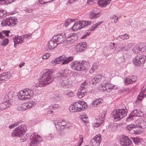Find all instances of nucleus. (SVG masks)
Returning <instances> with one entry per match:
<instances>
[{
	"label": "nucleus",
	"mask_w": 146,
	"mask_h": 146,
	"mask_svg": "<svg viewBox=\"0 0 146 146\" xmlns=\"http://www.w3.org/2000/svg\"><path fill=\"white\" fill-rule=\"evenodd\" d=\"M52 71L48 70L44 72L41 76V78L38 83V86L42 87L46 86L52 83L54 79L52 76Z\"/></svg>",
	"instance_id": "nucleus-1"
},
{
	"label": "nucleus",
	"mask_w": 146,
	"mask_h": 146,
	"mask_svg": "<svg viewBox=\"0 0 146 146\" xmlns=\"http://www.w3.org/2000/svg\"><path fill=\"white\" fill-rule=\"evenodd\" d=\"M62 71H64V73H56V76L58 79H62L61 82V86L63 88H67L70 86V85L69 84L68 78L66 77V74L70 73L71 71L67 69L63 70Z\"/></svg>",
	"instance_id": "nucleus-2"
},
{
	"label": "nucleus",
	"mask_w": 146,
	"mask_h": 146,
	"mask_svg": "<svg viewBox=\"0 0 146 146\" xmlns=\"http://www.w3.org/2000/svg\"><path fill=\"white\" fill-rule=\"evenodd\" d=\"M86 104V102L82 101L75 102L70 105L69 109L72 112L80 111L87 108Z\"/></svg>",
	"instance_id": "nucleus-3"
},
{
	"label": "nucleus",
	"mask_w": 146,
	"mask_h": 146,
	"mask_svg": "<svg viewBox=\"0 0 146 146\" xmlns=\"http://www.w3.org/2000/svg\"><path fill=\"white\" fill-rule=\"evenodd\" d=\"M34 92L33 90L29 89H26L20 91L17 95L21 100H27L31 98L33 96Z\"/></svg>",
	"instance_id": "nucleus-4"
},
{
	"label": "nucleus",
	"mask_w": 146,
	"mask_h": 146,
	"mask_svg": "<svg viewBox=\"0 0 146 146\" xmlns=\"http://www.w3.org/2000/svg\"><path fill=\"white\" fill-rule=\"evenodd\" d=\"M127 113L126 108L114 110L113 112V117L115 121H119L125 116Z\"/></svg>",
	"instance_id": "nucleus-5"
},
{
	"label": "nucleus",
	"mask_w": 146,
	"mask_h": 146,
	"mask_svg": "<svg viewBox=\"0 0 146 146\" xmlns=\"http://www.w3.org/2000/svg\"><path fill=\"white\" fill-rule=\"evenodd\" d=\"M63 34L66 40L65 42V45L71 44L77 39V35L75 34L71 33L69 30H66Z\"/></svg>",
	"instance_id": "nucleus-6"
},
{
	"label": "nucleus",
	"mask_w": 146,
	"mask_h": 146,
	"mask_svg": "<svg viewBox=\"0 0 146 146\" xmlns=\"http://www.w3.org/2000/svg\"><path fill=\"white\" fill-rule=\"evenodd\" d=\"M27 130L26 126L25 125H21L15 129L12 132L11 136L12 137H21L23 135V133Z\"/></svg>",
	"instance_id": "nucleus-7"
},
{
	"label": "nucleus",
	"mask_w": 146,
	"mask_h": 146,
	"mask_svg": "<svg viewBox=\"0 0 146 146\" xmlns=\"http://www.w3.org/2000/svg\"><path fill=\"white\" fill-rule=\"evenodd\" d=\"M42 140L40 136L35 133L31 135L30 137V146H40V143Z\"/></svg>",
	"instance_id": "nucleus-8"
},
{
	"label": "nucleus",
	"mask_w": 146,
	"mask_h": 146,
	"mask_svg": "<svg viewBox=\"0 0 146 146\" xmlns=\"http://www.w3.org/2000/svg\"><path fill=\"white\" fill-rule=\"evenodd\" d=\"M18 20L15 17H10L9 18L3 20L1 23L3 27L6 26H12L17 24Z\"/></svg>",
	"instance_id": "nucleus-9"
},
{
	"label": "nucleus",
	"mask_w": 146,
	"mask_h": 146,
	"mask_svg": "<svg viewBox=\"0 0 146 146\" xmlns=\"http://www.w3.org/2000/svg\"><path fill=\"white\" fill-rule=\"evenodd\" d=\"M145 59V56L139 54L133 59V61L136 66H138L144 63Z\"/></svg>",
	"instance_id": "nucleus-10"
},
{
	"label": "nucleus",
	"mask_w": 146,
	"mask_h": 146,
	"mask_svg": "<svg viewBox=\"0 0 146 146\" xmlns=\"http://www.w3.org/2000/svg\"><path fill=\"white\" fill-rule=\"evenodd\" d=\"M117 87V86L109 83L108 82H105L102 84L101 85L98 87V89L103 90H106L108 92H110L111 89H116Z\"/></svg>",
	"instance_id": "nucleus-11"
},
{
	"label": "nucleus",
	"mask_w": 146,
	"mask_h": 146,
	"mask_svg": "<svg viewBox=\"0 0 146 146\" xmlns=\"http://www.w3.org/2000/svg\"><path fill=\"white\" fill-rule=\"evenodd\" d=\"M101 135H96L91 141L90 145L92 146H99L101 141Z\"/></svg>",
	"instance_id": "nucleus-12"
},
{
	"label": "nucleus",
	"mask_w": 146,
	"mask_h": 146,
	"mask_svg": "<svg viewBox=\"0 0 146 146\" xmlns=\"http://www.w3.org/2000/svg\"><path fill=\"white\" fill-rule=\"evenodd\" d=\"M120 144L123 146H127L131 143V141L126 136L122 135L120 138Z\"/></svg>",
	"instance_id": "nucleus-13"
},
{
	"label": "nucleus",
	"mask_w": 146,
	"mask_h": 146,
	"mask_svg": "<svg viewBox=\"0 0 146 146\" xmlns=\"http://www.w3.org/2000/svg\"><path fill=\"white\" fill-rule=\"evenodd\" d=\"M142 113L139 110H135L132 111L126 120V121H129L133 119V117L141 116V113Z\"/></svg>",
	"instance_id": "nucleus-14"
},
{
	"label": "nucleus",
	"mask_w": 146,
	"mask_h": 146,
	"mask_svg": "<svg viewBox=\"0 0 146 146\" xmlns=\"http://www.w3.org/2000/svg\"><path fill=\"white\" fill-rule=\"evenodd\" d=\"M53 38L57 42L58 44L64 42L65 44V42L66 41V40L64 37L63 33L58 34L54 36Z\"/></svg>",
	"instance_id": "nucleus-15"
},
{
	"label": "nucleus",
	"mask_w": 146,
	"mask_h": 146,
	"mask_svg": "<svg viewBox=\"0 0 146 146\" xmlns=\"http://www.w3.org/2000/svg\"><path fill=\"white\" fill-rule=\"evenodd\" d=\"M81 65V62L77 61L72 62L70 64L73 70L80 71H82Z\"/></svg>",
	"instance_id": "nucleus-16"
},
{
	"label": "nucleus",
	"mask_w": 146,
	"mask_h": 146,
	"mask_svg": "<svg viewBox=\"0 0 146 146\" xmlns=\"http://www.w3.org/2000/svg\"><path fill=\"white\" fill-rule=\"evenodd\" d=\"M100 11L96 8L93 9L90 13V18H96L99 17L100 16Z\"/></svg>",
	"instance_id": "nucleus-17"
},
{
	"label": "nucleus",
	"mask_w": 146,
	"mask_h": 146,
	"mask_svg": "<svg viewBox=\"0 0 146 146\" xmlns=\"http://www.w3.org/2000/svg\"><path fill=\"white\" fill-rule=\"evenodd\" d=\"M55 40H54L53 38L49 42L48 45L47 46L48 48L47 49V51L51 50L54 49L57 46L58 44Z\"/></svg>",
	"instance_id": "nucleus-18"
},
{
	"label": "nucleus",
	"mask_w": 146,
	"mask_h": 146,
	"mask_svg": "<svg viewBox=\"0 0 146 146\" xmlns=\"http://www.w3.org/2000/svg\"><path fill=\"white\" fill-rule=\"evenodd\" d=\"M11 74L9 72H4L0 75V84L1 83L4 82L7 80L10 76Z\"/></svg>",
	"instance_id": "nucleus-19"
},
{
	"label": "nucleus",
	"mask_w": 146,
	"mask_h": 146,
	"mask_svg": "<svg viewBox=\"0 0 146 146\" xmlns=\"http://www.w3.org/2000/svg\"><path fill=\"white\" fill-rule=\"evenodd\" d=\"M13 40L14 42V46L16 47L19 44L22 43L23 42V38L21 36L16 35L13 37Z\"/></svg>",
	"instance_id": "nucleus-20"
},
{
	"label": "nucleus",
	"mask_w": 146,
	"mask_h": 146,
	"mask_svg": "<svg viewBox=\"0 0 146 146\" xmlns=\"http://www.w3.org/2000/svg\"><path fill=\"white\" fill-rule=\"evenodd\" d=\"M68 121L66 119H62L60 120V121H54V123L56 125V127H57L56 125H58L59 126L61 125L62 126H64L65 125H68L67 124L68 123Z\"/></svg>",
	"instance_id": "nucleus-21"
},
{
	"label": "nucleus",
	"mask_w": 146,
	"mask_h": 146,
	"mask_svg": "<svg viewBox=\"0 0 146 146\" xmlns=\"http://www.w3.org/2000/svg\"><path fill=\"white\" fill-rule=\"evenodd\" d=\"M87 45L85 42H82L80 43V44L76 46L77 51L81 52L85 50L87 48Z\"/></svg>",
	"instance_id": "nucleus-22"
},
{
	"label": "nucleus",
	"mask_w": 146,
	"mask_h": 146,
	"mask_svg": "<svg viewBox=\"0 0 146 146\" xmlns=\"http://www.w3.org/2000/svg\"><path fill=\"white\" fill-rule=\"evenodd\" d=\"M135 124L136 127L138 126L141 128H144L146 127V123L142 119L136 120Z\"/></svg>",
	"instance_id": "nucleus-23"
},
{
	"label": "nucleus",
	"mask_w": 146,
	"mask_h": 146,
	"mask_svg": "<svg viewBox=\"0 0 146 146\" xmlns=\"http://www.w3.org/2000/svg\"><path fill=\"white\" fill-rule=\"evenodd\" d=\"M81 22V21H79L74 23L73 26L72 27L73 31H76L83 28Z\"/></svg>",
	"instance_id": "nucleus-24"
},
{
	"label": "nucleus",
	"mask_w": 146,
	"mask_h": 146,
	"mask_svg": "<svg viewBox=\"0 0 146 146\" xmlns=\"http://www.w3.org/2000/svg\"><path fill=\"white\" fill-rule=\"evenodd\" d=\"M6 101L3 102L0 104V109L3 110L7 108L10 106V102L9 100H6Z\"/></svg>",
	"instance_id": "nucleus-25"
},
{
	"label": "nucleus",
	"mask_w": 146,
	"mask_h": 146,
	"mask_svg": "<svg viewBox=\"0 0 146 146\" xmlns=\"http://www.w3.org/2000/svg\"><path fill=\"white\" fill-rule=\"evenodd\" d=\"M146 96V87H143L142 89L141 92L138 95L137 100L140 102L142 100L144 96Z\"/></svg>",
	"instance_id": "nucleus-26"
},
{
	"label": "nucleus",
	"mask_w": 146,
	"mask_h": 146,
	"mask_svg": "<svg viewBox=\"0 0 146 146\" xmlns=\"http://www.w3.org/2000/svg\"><path fill=\"white\" fill-rule=\"evenodd\" d=\"M62 56L63 58V61L62 62V66L63 64H66V65L69 62L72 61L73 59V56H64L62 55Z\"/></svg>",
	"instance_id": "nucleus-27"
},
{
	"label": "nucleus",
	"mask_w": 146,
	"mask_h": 146,
	"mask_svg": "<svg viewBox=\"0 0 146 146\" xmlns=\"http://www.w3.org/2000/svg\"><path fill=\"white\" fill-rule=\"evenodd\" d=\"M111 0H98V3L99 6L104 7L109 4Z\"/></svg>",
	"instance_id": "nucleus-28"
},
{
	"label": "nucleus",
	"mask_w": 146,
	"mask_h": 146,
	"mask_svg": "<svg viewBox=\"0 0 146 146\" xmlns=\"http://www.w3.org/2000/svg\"><path fill=\"white\" fill-rule=\"evenodd\" d=\"M103 102V100L102 99L99 98L94 100L93 102L91 104V106L93 107L97 106L102 104Z\"/></svg>",
	"instance_id": "nucleus-29"
},
{
	"label": "nucleus",
	"mask_w": 146,
	"mask_h": 146,
	"mask_svg": "<svg viewBox=\"0 0 146 146\" xmlns=\"http://www.w3.org/2000/svg\"><path fill=\"white\" fill-rule=\"evenodd\" d=\"M63 58L62 56L56 58L55 59L52 60L50 62V64L53 66H55L56 64H59L61 61L63 60Z\"/></svg>",
	"instance_id": "nucleus-30"
},
{
	"label": "nucleus",
	"mask_w": 146,
	"mask_h": 146,
	"mask_svg": "<svg viewBox=\"0 0 146 146\" xmlns=\"http://www.w3.org/2000/svg\"><path fill=\"white\" fill-rule=\"evenodd\" d=\"M81 64L82 71L87 69L90 67V64L88 61H82L81 62Z\"/></svg>",
	"instance_id": "nucleus-31"
},
{
	"label": "nucleus",
	"mask_w": 146,
	"mask_h": 146,
	"mask_svg": "<svg viewBox=\"0 0 146 146\" xmlns=\"http://www.w3.org/2000/svg\"><path fill=\"white\" fill-rule=\"evenodd\" d=\"M35 102H34L32 101L26 103H24L25 110L33 107L34 106V105H35Z\"/></svg>",
	"instance_id": "nucleus-32"
},
{
	"label": "nucleus",
	"mask_w": 146,
	"mask_h": 146,
	"mask_svg": "<svg viewBox=\"0 0 146 146\" xmlns=\"http://www.w3.org/2000/svg\"><path fill=\"white\" fill-rule=\"evenodd\" d=\"M98 65L97 63H94L90 70V73L92 74L94 72H96L98 70Z\"/></svg>",
	"instance_id": "nucleus-33"
},
{
	"label": "nucleus",
	"mask_w": 146,
	"mask_h": 146,
	"mask_svg": "<svg viewBox=\"0 0 146 146\" xmlns=\"http://www.w3.org/2000/svg\"><path fill=\"white\" fill-rule=\"evenodd\" d=\"M102 77V76L101 75H98L92 79V83L94 84L99 82L101 80Z\"/></svg>",
	"instance_id": "nucleus-34"
},
{
	"label": "nucleus",
	"mask_w": 146,
	"mask_h": 146,
	"mask_svg": "<svg viewBox=\"0 0 146 146\" xmlns=\"http://www.w3.org/2000/svg\"><path fill=\"white\" fill-rule=\"evenodd\" d=\"M103 51L105 56L110 55L114 52L113 50H111L109 48H108L107 47H105L104 48Z\"/></svg>",
	"instance_id": "nucleus-35"
},
{
	"label": "nucleus",
	"mask_w": 146,
	"mask_h": 146,
	"mask_svg": "<svg viewBox=\"0 0 146 146\" xmlns=\"http://www.w3.org/2000/svg\"><path fill=\"white\" fill-rule=\"evenodd\" d=\"M75 19H68L65 21L64 25L65 27H67L74 22Z\"/></svg>",
	"instance_id": "nucleus-36"
},
{
	"label": "nucleus",
	"mask_w": 146,
	"mask_h": 146,
	"mask_svg": "<svg viewBox=\"0 0 146 146\" xmlns=\"http://www.w3.org/2000/svg\"><path fill=\"white\" fill-rule=\"evenodd\" d=\"M133 52L135 54H137L140 51V49L139 45H136L134 46L132 49Z\"/></svg>",
	"instance_id": "nucleus-37"
},
{
	"label": "nucleus",
	"mask_w": 146,
	"mask_h": 146,
	"mask_svg": "<svg viewBox=\"0 0 146 146\" xmlns=\"http://www.w3.org/2000/svg\"><path fill=\"white\" fill-rule=\"evenodd\" d=\"M140 51L143 52L146 51V45L144 43H141L139 44Z\"/></svg>",
	"instance_id": "nucleus-38"
},
{
	"label": "nucleus",
	"mask_w": 146,
	"mask_h": 146,
	"mask_svg": "<svg viewBox=\"0 0 146 146\" xmlns=\"http://www.w3.org/2000/svg\"><path fill=\"white\" fill-rule=\"evenodd\" d=\"M13 92L11 91L7 95H6L5 97L6 100H9L10 99L11 100L13 96Z\"/></svg>",
	"instance_id": "nucleus-39"
},
{
	"label": "nucleus",
	"mask_w": 146,
	"mask_h": 146,
	"mask_svg": "<svg viewBox=\"0 0 146 146\" xmlns=\"http://www.w3.org/2000/svg\"><path fill=\"white\" fill-rule=\"evenodd\" d=\"M136 127V125L134 124H130L127 126L126 128L129 131V133H131V131L133 130L134 128Z\"/></svg>",
	"instance_id": "nucleus-40"
},
{
	"label": "nucleus",
	"mask_w": 146,
	"mask_h": 146,
	"mask_svg": "<svg viewBox=\"0 0 146 146\" xmlns=\"http://www.w3.org/2000/svg\"><path fill=\"white\" fill-rule=\"evenodd\" d=\"M134 77H135V80H132L131 79L126 78V79L124 80L125 84L127 85L131 84L133 83V82H134L135 81V80L136 79V78L135 76Z\"/></svg>",
	"instance_id": "nucleus-41"
},
{
	"label": "nucleus",
	"mask_w": 146,
	"mask_h": 146,
	"mask_svg": "<svg viewBox=\"0 0 146 146\" xmlns=\"http://www.w3.org/2000/svg\"><path fill=\"white\" fill-rule=\"evenodd\" d=\"M142 131L139 129H137L134 128V129L131 131V134H139L141 133Z\"/></svg>",
	"instance_id": "nucleus-42"
},
{
	"label": "nucleus",
	"mask_w": 146,
	"mask_h": 146,
	"mask_svg": "<svg viewBox=\"0 0 146 146\" xmlns=\"http://www.w3.org/2000/svg\"><path fill=\"white\" fill-rule=\"evenodd\" d=\"M81 23L82 28L86 26H87L90 25L91 24V21H81Z\"/></svg>",
	"instance_id": "nucleus-43"
},
{
	"label": "nucleus",
	"mask_w": 146,
	"mask_h": 146,
	"mask_svg": "<svg viewBox=\"0 0 146 146\" xmlns=\"http://www.w3.org/2000/svg\"><path fill=\"white\" fill-rule=\"evenodd\" d=\"M102 23L101 22L100 23H97L96 24L90 27V31H93L95 30L96 29L98 28V25H100V24Z\"/></svg>",
	"instance_id": "nucleus-44"
},
{
	"label": "nucleus",
	"mask_w": 146,
	"mask_h": 146,
	"mask_svg": "<svg viewBox=\"0 0 146 146\" xmlns=\"http://www.w3.org/2000/svg\"><path fill=\"white\" fill-rule=\"evenodd\" d=\"M117 44L115 43H111L109 46L108 48L111 50H114L117 47Z\"/></svg>",
	"instance_id": "nucleus-45"
},
{
	"label": "nucleus",
	"mask_w": 146,
	"mask_h": 146,
	"mask_svg": "<svg viewBox=\"0 0 146 146\" xmlns=\"http://www.w3.org/2000/svg\"><path fill=\"white\" fill-rule=\"evenodd\" d=\"M131 138L135 144H138L141 140V139L138 137H133Z\"/></svg>",
	"instance_id": "nucleus-46"
},
{
	"label": "nucleus",
	"mask_w": 146,
	"mask_h": 146,
	"mask_svg": "<svg viewBox=\"0 0 146 146\" xmlns=\"http://www.w3.org/2000/svg\"><path fill=\"white\" fill-rule=\"evenodd\" d=\"M24 105V103H23L18 106L17 108L18 110L21 111L25 110V108Z\"/></svg>",
	"instance_id": "nucleus-47"
},
{
	"label": "nucleus",
	"mask_w": 146,
	"mask_h": 146,
	"mask_svg": "<svg viewBox=\"0 0 146 146\" xmlns=\"http://www.w3.org/2000/svg\"><path fill=\"white\" fill-rule=\"evenodd\" d=\"M59 107V105L58 104H55L49 107V109L50 110H55Z\"/></svg>",
	"instance_id": "nucleus-48"
},
{
	"label": "nucleus",
	"mask_w": 146,
	"mask_h": 146,
	"mask_svg": "<svg viewBox=\"0 0 146 146\" xmlns=\"http://www.w3.org/2000/svg\"><path fill=\"white\" fill-rule=\"evenodd\" d=\"M110 18L111 19H113V22L114 23H116L118 21V17L115 15H111Z\"/></svg>",
	"instance_id": "nucleus-49"
},
{
	"label": "nucleus",
	"mask_w": 146,
	"mask_h": 146,
	"mask_svg": "<svg viewBox=\"0 0 146 146\" xmlns=\"http://www.w3.org/2000/svg\"><path fill=\"white\" fill-rule=\"evenodd\" d=\"M87 82L86 81H85L84 82L81 84L80 88L86 89L87 87Z\"/></svg>",
	"instance_id": "nucleus-50"
},
{
	"label": "nucleus",
	"mask_w": 146,
	"mask_h": 146,
	"mask_svg": "<svg viewBox=\"0 0 146 146\" xmlns=\"http://www.w3.org/2000/svg\"><path fill=\"white\" fill-rule=\"evenodd\" d=\"M21 123V122L20 121H18L14 124H13L10 125L9 126V127L10 129L13 128L14 127L16 126L17 125H19Z\"/></svg>",
	"instance_id": "nucleus-51"
},
{
	"label": "nucleus",
	"mask_w": 146,
	"mask_h": 146,
	"mask_svg": "<svg viewBox=\"0 0 146 146\" xmlns=\"http://www.w3.org/2000/svg\"><path fill=\"white\" fill-rule=\"evenodd\" d=\"M65 95L69 97H72L74 96V94L72 92H67L65 93Z\"/></svg>",
	"instance_id": "nucleus-52"
},
{
	"label": "nucleus",
	"mask_w": 146,
	"mask_h": 146,
	"mask_svg": "<svg viewBox=\"0 0 146 146\" xmlns=\"http://www.w3.org/2000/svg\"><path fill=\"white\" fill-rule=\"evenodd\" d=\"M9 42V40L8 38H5L3 39V45L5 46L7 45Z\"/></svg>",
	"instance_id": "nucleus-53"
},
{
	"label": "nucleus",
	"mask_w": 146,
	"mask_h": 146,
	"mask_svg": "<svg viewBox=\"0 0 146 146\" xmlns=\"http://www.w3.org/2000/svg\"><path fill=\"white\" fill-rule=\"evenodd\" d=\"M103 122V121H101V122H96L95 123H94L93 124V125L94 127H98L101 125L102 123Z\"/></svg>",
	"instance_id": "nucleus-54"
},
{
	"label": "nucleus",
	"mask_w": 146,
	"mask_h": 146,
	"mask_svg": "<svg viewBox=\"0 0 146 146\" xmlns=\"http://www.w3.org/2000/svg\"><path fill=\"white\" fill-rule=\"evenodd\" d=\"M77 96L78 98H81L83 97L84 96V94H82V93L81 92H80L79 91H78V92L77 93Z\"/></svg>",
	"instance_id": "nucleus-55"
},
{
	"label": "nucleus",
	"mask_w": 146,
	"mask_h": 146,
	"mask_svg": "<svg viewBox=\"0 0 146 146\" xmlns=\"http://www.w3.org/2000/svg\"><path fill=\"white\" fill-rule=\"evenodd\" d=\"M78 91L80 92H81L82 94H84V95H85L86 94V89H84L80 88V89L78 90Z\"/></svg>",
	"instance_id": "nucleus-56"
},
{
	"label": "nucleus",
	"mask_w": 146,
	"mask_h": 146,
	"mask_svg": "<svg viewBox=\"0 0 146 146\" xmlns=\"http://www.w3.org/2000/svg\"><path fill=\"white\" fill-rule=\"evenodd\" d=\"M50 56V54L49 53H46L43 55L42 58L46 59L48 58Z\"/></svg>",
	"instance_id": "nucleus-57"
},
{
	"label": "nucleus",
	"mask_w": 146,
	"mask_h": 146,
	"mask_svg": "<svg viewBox=\"0 0 146 146\" xmlns=\"http://www.w3.org/2000/svg\"><path fill=\"white\" fill-rule=\"evenodd\" d=\"M54 137V134L50 133L49 134L47 137V139L49 140L52 139Z\"/></svg>",
	"instance_id": "nucleus-58"
},
{
	"label": "nucleus",
	"mask_w": 146,
	"mask_h": 146,
	"mask_svg": "<svg viewBox=\"0 0 146 146\" xmlns=\"http://www.w3.org/2000/svg\"><path fill=\"white\" fill-rule=\"evenodd\" d=\"M88 117H86L85 115H84L82 116V117L81 118L82 119V120L84 121L85 123H86L87 122V119Z\"/></svg>",
	"instance_id": "nucleus-59"
},
{
	"label": "nucleus",
	"mask_w": 146,
	"mask_h": 146,
	"mask_svg": "<svg viewBox=\"0 0 146 146\" xmlns=\"http://www.w3.org/2000/svg\"><path fill=\"white\" fill-rule=\"evenodd\" d=\"M2 33L4 34L6 36H9V33H10L9 31H2Z\"/></svg>",
	"instance_id": "nucleus-60"
},
{
	"label": "nucleus",
	"mask_w": 146,
	"mask_h": 146,
	"mask_svg": "<svg viewBox=\"0 0 146 146\" xmlns=\"http://www.w3.org/2000/svg\"><path fill=\"white\" fill-rule=\"evenodd\" d=\"M128 50L127 48V46L125 45V46L122 47L118 51V52H120L121 51H125V50Z\"/></svg>",
	"instance_id": "nucleus-61"
},
{
	"label": "nucleus",
	"mask_w": 146,
	"mask_h": 146,
	"mask_svg": "<svg viewBox=\"0 0 146 146\" xmlns=\"http://www.w3.org/2000/svg\"><path fill=\"white\" fill-rule=\"evenodd\" d=\"M122 36V38H123V40L125 39H127L129 38V36L128 35L125 34H124L123 35H121Z\"/></svg>",
	"instance_id": "nucleus-62"
},
{
	"label": "nucleus",
	"mask_w": 146,
	"mask_h": 146,
	"mask_svg": "<svg viewBox=\"0 0 146 146\" xmlns=\"http://www.w3.org/2000/svg\"><path fill=\"white\" fill-rule=\"evenodd\" d=\"M4 14V11L2 9H0V18H3Z\"/></svg>",
	"instance_id": "nucleus-63"
},
{
	"label": "nucleus",
	"mask_w": 146,
	"mask_h": 146,
	"mask_svg": "<svg viewBox=\"0 0 146 146\" xmlns=\"http://www.w3.org/2000/svg\"><path fill=\"white\" fill-rule=\"evenodd\" d=\"M134 45V44L133 43H130L129 44L127 45H126L127 46V48L128 50L129 49L131 48V47L133 46Z\"/></svg>",
	"instance_id": "nucleus-64"
}]
</instances>
